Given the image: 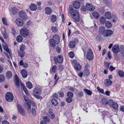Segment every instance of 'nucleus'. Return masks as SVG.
Instances as JSON below:
<instances>
[{
	"mask_svg": "<svg viewBox=\"0 0 124 124\" xmlns=\"http://www.w3.org/2000/svg\"><path fill=\"white\" fill-rule=\"evenodd\" d=\"M69 12L74 20L77 22L79 21V15L77 10L73 9L72 6L70 5L69 6Z\"/></svg>",
	"mask_w": 124,
	"mask_h": 124,
	"instance_id": "obj_1",
	"label": "nucleus"
},
{
	"mask_svg": "<svg viewBox=\"0 0 124 124\" xmlns=\"http://www.w3.org/2000/svg\"><path fill=\"white\" fill-rule=\"evenodd\" d=\"M60 42V38L58 35H54L53 39H50L49 42L51 46L53 47H54L56 46V44H58Z\"/></svg>",
	"mask_w": 124,
	"mask_h": 124,
	"instance_id": "obj_2",
	"label": "nucleus"
},
{
	"mask_svg": "<svg viewBox=\"0 0 124 124\" xmlns=\"http://www.w3.org/2000/svg\"><path fill=\"white\" fill-rule=\"evenodd\" d=\"M41 93V90L38 87L35 88L33 90V96L37 99H41L42 98V97L41 96H39Z\"/></svg>",
	"mask_w": 124,
	"mask_h": 124,
	"instance_id": "obj_3",
	"label": "nucleus"
},
{
	"mask_svg": "<svg viewBox=\"0 0 124 124\" xmlns=\"http://www.w3.org/2000/svg\"><path fill=\"white\" fill-rule=\"evenodd\" d=\"M29 33L28 30L26 28H23L20 31V33L21 35L24 37H26L27 36Z\"/></svg>",
	"mask_w": 124,
	"mask_h": 124,
	"instance_id": "obj_4",
	"label": "nucleus"
},
{
	"mask_svg": "<svg viewBox=\"0 0 124 124\" xmlns=\"http://www.w3.org/2000/svg\"><path fill=\"white\" fill-rule=\"evenodd\" d=\"M6 99L8 102H11L13 100V94L10 92L6 93L5 95Z\"/></svg>",
	"mask_w": 124,
	"mask_h": 124,
	"instance_id": "obj_5",
	"label": "nucleus"
},
{
	"mask_svg": "<svg viewBox=\"0 0 124 124\" xmlns=\"http://www.w3.org/2000/svg\"><path fill=\"white\" fill-rule=\"evenodd\" d=\"M108 104L110 107H113L115 110H117L118 108L117 104L112 100H109L108 101Z\"/></svg>",
	"mask_w": 124,
	"mask_h": 124,
	"instance_id": "obj_6",
	"label": "nucleus"
},
{
	"mask_svg": "<svg viewBox=\"0 0 124 124\" xmlns=\"http://www.w3.org/2000/svg\"><path fill=\"white\" fill-rule=\"evenodd\" d=\"M63 57L61 55H59L57 57H54V62L56 64L58 63H62L63 61Z\"/></svg>",
	"mask_w": 124,
	"mask_h": 124,
	"instance_id": "obj_7",
	"label": "nucleus"
},
{
	"mask_svg": "<svg viewBox=\"0 0 124 124\" xmlns=\"http://www.w3.org/2000/svg\"><path fill=\"white\" fill-rule=\"evenodd\" d=\"M94 55L93 51L91 49L88 50L87 54V59L89 61L91 60L93 58Z\"/></svg>",
	"mask_w": 124,
	"mask_h": 124,
	"instance_id": "obj_8",
	"label": "nucleus"
},
{
	"mask_svg": "<svg viewBox=\"0 0 124 124\" xmlns=\"http://www.w3.org/2000/svg\"><path fill=\"white\" fill-rule=\"evenodd\" d=\"M19 15L20 17L23 18L24 20H26L28 19V16L23 11H20L19 13Z\"/></svg>",
	"mask_w": 124,
	"mask_h": 124,
	"instance_id": "obj_9",
	"label": "nucleus"
},
{
	"mask_svg": "<svg viewBox=\"0 0 124 124\" xmlns=\"http://www.w3.org/2000/svg\"><path fill=\"white\" fill-rule=\"evenodd\" d=\"M113 33V31L110 29L106 30L105 33H104V38H107L111 36Z\"/></svg>",
	"mask_w": 124,
	"mask_h": 124,
	"instance_id": "obj_10",
	"label": "nucleus"
},
{
	"mask_svg": "<svg viewBox=\"0 0 124 124\" xmlns=\"http://www.w3.org/2000/svg\"><path fill=\"white\" fill-rule=\"evenodd\" d=\"M17 107L18 112L21 115H24L25 113V112L24 109L22 108L21 105L18 104L17 105Z\"/></svg>",
	"mask_w": 124,
	"mask_h": 124,
	"instance_id": "obj_11",
	"label": "nucleus"
},
{
	"mask_svg": "<svg viewBox=\"0 0 124 124\" xmlns=\"http://www.w3.org/2000/svg\"><path fill=\"white\" fill-rule=\"evenodd\" d=\"M86 7L87 10L90 11H92L95 9V8L91 4L88 3L86 5Z\"/></svg>",
	"mask_w": 124,
	"mask_h": 124,
	"instance_id": "obj_12",
	"label": "nucleus"
},
{
	"mask_svg": "<svg viewBox=\"0 0 124 124\" xmlns=\"http://www.w3.org/2000/svg\"><path fill=\"white\" fill-rule=\"evenodd\" d=\"M112 51L115 53H117L120 51L119 46L117 45H114L112 48Z\"/></svg>",
	"mask_w": 124,
	"mask_h": 124,
	"instance_id": "obj_13",
	"label": "nucleus"
},
{
	"mask_svg": "<svg viewBox=\"0 0 124 124\" xmlns=\"http://www.w3.org/2000/svg\"><path fill=\"white\" fill-rule=\"evenodd\" d=\"M15 22L19 26H22L23 24V20L20 18L16 19Z\"/></svg>",
	"mask_w": 124,
	"mask_h": 124,
	"instance_id": "obj_14",
	"label": "nucleus"
},
{
	"mask_svg": "<svg viewBox=\"0 0 124 124\" xmlns=\"http://www.w3.org/2000/svg\"><path fill=\"white\" fill-rule=\"evenodd\" d=\"M45 14L47 15L51 14L52 12V9L50 7H47L45 9Z\"/></svg>",
	"mask_w": 124,
	"mask_h": 124,
	"instance_id": "obj_15",
	"label": "nucleus"
},
{
	"mask_svg": "<svg viewBox=\"0 0 124 124\" xmlns=\"http://www.w3.org/2000/svg\"><path fill=\"white\" fill-rule=\"evenodd\" d=\"M6 77L8 79H9L12 78V74L11 72L10 71H8L6 73Z\"/></svg>",
	"mask_w": 124,
	"mask_h": 124,
	"instance_id": "obj_16",
	"label": "nucleus"
},
{
	"mask_svg": "<svg viewBox=\"0 0 124 124\" xmlns=\"http://www.w3.org/2000/svg\"><path fill=\"white\" fill-rule=\"evenodd\" d=\"M106 30L105 29V28L103 26L100 27L99 29V32L100 34L102 35L103 36L104 33H105Z\"/></svg>",
	"mask_w": 124,
	"mask_h": 124,
	"instance_id": "obj_17",
	"label": "nucleus"
},
{
	"mask_svg": "<svg viewBox=\"0 0 124 124\" xmlns=\"http://www.w3.org/2000/svg\"><path fill=\"white\" fill-rule=\"evenodd\" d=\"M3 48L4 49V50L7 53H8L10 55L11 54V50H9V49L8 48V46L7 45H6L3 44Z\"/></svg>",
	"mask_w": 124,
	"mask_h": 124,
	"instance_id": "obj_18",
	"label": "nucleus"
},
{
	"mask_svg": "<svg viewBox=\"0 0 124 124\" xmlns=\"http://www.w3.org/2000/svg\"><path fill=\"white\" fill-rule=\"evenodd\" d=\"M1 32L4 38L5 39H7L8 37L6 28H3L2 29Z\"/></svg>",
	"mask_w": 124,
	"mask_h": 124,
	"instance_id": "obj_19",
	"label": "nucleus"
},
{
	"mask_svg": "<svg viewBox=\"0 0 124 124\" xmlns=\"http://www.w3.org/2000/svg\"><path fill=\"white\" fill-rule=\"evenodd\" d=\"M112 81L108 79H106L105 81L104 85L106 87L110 86L112 83Z\"/></svg>",
	"mask_w": 124,
	"mask_h": 124,
	"instance_id": "obj_20",
	"label": "nucleus"
},
{
	"mask_svg": "<svg viewBox=\"0 0 124 124\" xmlns=\"http://www.w3.org/2000/svg\"><path fill=\"white\" fill-rule=\"evenodd\" d=\"M51 21L52 23L55 22L57 19V16L54 15L52 14L51 15L50 17Z\"/></svg>",
	"mask_w": 124,
	"mask_h": 124,
	"instance_id": "obj_21",
	"label": "nucleus"
},
{
	"mask_svg": "<svg viewBox=\"0 0 124 124\" xmlns=\"http://www.w3.org/2000/svg\"><path fill=\"white\" fill-rule=\"evenodd\" d=\"M21 73L22 76L23 78H26L28 75L27 71L25 69H23L21 71Z\"/></svg>",
	"mask_w": 124,
	"mask_h": 124,
	"instance_id": "obj_22",
	"label": "nucleus"
},
{
	"mask_svg": "<svg viewBox=\"0 0 124 124\" xmlns=\"http://www.w3.org/2000/svg\"><path fill=\"white\" fill-rule=\"evenodd\" d=\"M73 5L75 8L78 9L80 6V3L78 1H75L74 2Z\"/></svg>",
	"mask_w": 124,
	"mask_h": 124,
	"instance_id": "obj_23",
	"label": "nucleus"
},
{
	"mask_svg": "<svg viewBox=\"0 0 124 124\" xmlns=\"http://www.w3.org/2000/svg\"><path fill=\"white\" fill-rule=\"evenodd\" d=\"M75 69L77 71H79L81 69V65L78 63H76L74 65Z\"/></svg>",
	"mask_w": 124,
	"mask_h": 124,
	"instance_id": "obj_24",
	"label": "nucleus"
},
{
	"mask_svg": "<svg viewBox=\"0 0 124 124\" xmlns=\"http://www.w3.org/2000/svg\"><path fill=\"white\" fill-rule=\"evenodd\" d=\"M105 16L106 18L108 19H110L111 18V14L109 12H106L105 13Z\"/></svg>",
	"mask_w": 124,
	"mask_h": 124,
	"instance_id": "obj_25",
	"label": "nucleus"
},
{
	"mask_svg": "<svg viewBox=\"0 0 124 124\" xmlns=\"http://www.w3.org/2000/svg\"><path fill=\"white\" fill-rule=\"evenodd\" d=\"M30 9L32 11H35L37 8V6L35 4L32 3L29 6Z\"/></svg>",
	"mask_w": 124,
	"mask_h": 124,
	"instance_id": "obj_26",
	"label": "nucleus"
},
{
	"mask_svg": "<svg viewBox=\"0 0 124 124\" xmlns=\"http://www.w3.org/2000/svg\"><path fill=\"white\" fill-rule=\"evenodd\" d=\"M76 44L73 41H70L69 43V46L70 48H75Z\"/></svg>",
	"mask_w": 124,
	"mask_h": 124,
	"instance_id": "obj_27",
	"label": "nucleus"
},
{
	"mask_svg": "<svg viewBox=\"0 0 124 124\" xmlns=\"http://www.w3.org/2000/svg\"><path fill=\"white\" fill-rule=\"evenodd\" d=\"M82 49L83 50L84 52V56H85V52L86 51L88 50H89V49H88V48L87 47V44H85L82 47Z\"/></svg>",
	"mask_w": 124,
	"mask_h": 124,
	"instance_id": "obj_28",
	"label": "nucleus"
},
{
	"mask_svg": "<svg viewBox=\"0 0 124 124\" xmlns=\"http://www.w3.org/2000/svg\"><path fill=\"white\" fill-rule=\"evenodd\" d=\"M93 16L96 19H98L99 18L100 15L97 12H94L92 14Z\"/></svg>",
	"mask_w": 124,
	"mask_h": 124,
	"instance_id": "obj_29",
	"label": "nucleus"
},
{
	"mask_svg": "<svg viewBox=\"0 0 124 124\" xmlns=\"http://www.w3.org/2000/svg\"><path fill=\"white\" fill-rule=\"evenodd\" d=\"M59 76L57 74H55V75L54 79L55 80V81L54 82V84L53 85L54 86L57 83L58 80L59 79Z\"/></svg>",
	"mask_w": 124,
	"mask_h": 124,
	"instance_id": "obj_30",
	"label": "nucleus"
},
{
	"mask_svg": "<svg viewBox=\"0 0 124 124\" xmlns=\"http://www.w3.org/2000/svg\"><path fill=\"white\" fill-rule=\"evenodd\" d=\"M83 90L84 91L85 93L88 95H91L92 94V92L89 90L85 88Z\"/></svg>",
	"mask_w": 124,
	"mask_h": 124,
	"instance_id": "obj_31",
	"label": "nucleus"
},
{
	"mask_svg": "<svg viewBox=\"0 0 124 124\" xmlns=\"http://www.w3.org/2000/svg\"><path fill=\"white\" fill-rule=\"evenodd\" d=\"M80 9L81 12L83 13H85V12L87 11V10L86 6L85 7L84 5L81 6Z\"/></svg>",
	"mask_w": 124,
	"mask_h": 124,
	"instance_id": "obj_32",
	"label": "nucleus"
},
{
	"mask_svg": "<svg viewBox=\"0 0 124 124\" xmlns=\"http://www.w3.org/2000/svg\"><path fill=\"white\" fill-rule=\"evenodd\" d=\"M23 39L22 35H19L17 36L16 40L18 42H21L23 41Z\"/></svg>",
	"mask_w": 124,
	"mask_h": 124,
	"instance_id": "obj_33",
	"label": "nucleus"
},
{
	"mask_svg": "<svg viewBox=\"0 0 124 124\" xmlns=\"http://www.w3.org/2000/svg\"><path fill=\"white\" fill-rule=\"evenodd\" d=\"M26 86L28 88L31 89L32 87V85L30 81H28L26 83Z\"/></svg>",
	"mask_w": 124,
	"mask_h": 124,
	"instance_id": "obj_34",
	"label": "nucleus"
},
{
	"mask_svg": "<svg viewBox=\"0 0 124 124\" xmlns=\"http://www.w3.org/2000/svg\"><path fill=\"white\" fill-rule=\"evenodd\" d=\"M85 75L87 76H89L90 74V71L89 69H85L84 71Z\"/></svg>",
	"mask_w": 124,
	"mask_h": 124,
	"instance_id": "obj_35",
	"label": "nucleus"
},
{
	"mask_svg": "<svg viewBox=\"0 0 124 124\" xmlns=\"http://www.w3.org/2000/svg\"><path fill=\"white\" fill-rule=\"evenodd\" d=\"M51 101L52 104L54 106L56 105L58 103V102L54 98L52 99Z\"/></svg>",
	"mask_w": 124,
	"mask_h": 124,
	"instance_id": "obj_36",
	"label": "nucleus"
},
{
	"mask_svg": "<svg viewBox=\"0 0 124 124\" xmlns=\"http://www.w3.org/2000/svg\"><path fill=\"white\" fill-rule=\"evenodd\" d=\"M102 103L106 105L108 103V99L107 98H103L101 99Z\"/></svg>",
	"mask_w": 124,
	"mask_h": 124,
	"instance_id": "obj_37",
	"label": "nucleus"
},
{
	"mask_svg": "<svg viewBox=\"0 0 124 124\" xmlns=\"http://www.w3.org/2000/svg\"><path fill=\"white\" fill-rule=\"evenodd\" d=\"M105 26L107 28H110L112 25L111 22L108 21H107L105 22Z\"/></svg>",
	"mask_w": 124,
	"mask_h": 124,
	"instance_id": "obj_38",
	"label": "nucleus"
},
{
	"mask_svg": "<svg viewBox=\"0 0 124 124\" xmlns=\"http://www.w3.org/2000/svg\"><path fill=\"white\" fill-rule=\"evenodd\" d=\"M120 56V54H118L117 53H115L114 54V56L115 60L117 61L119 60Z\"/></svg>",
	"mask_w": 124,
	"mask_h": 124,
	"instance_id": "obj_39",
	"label": "nucleus"
},
{
	"mask_svg": "<svg viewBox=\"0 0 124 124\" xmlns=\"http://www.w3.org/2000/svg\"><path fill=\"white\" fill-rule=\"evenodd\" d=\"M105 18L101 16L100 19V23L102 24H104L105 23Z\"/></svg>",
	"mask_w": 124,
	"mask_h": 124,
	"instance_id": "obj_40",
	"label": "nucleus"
},
{
	"mask_svg": "<svg viewBox=\"0 0 124 124\" xmlns=\"http://www.w3.org/2000/svg\"><path fill=\"white\" fill-rule=\"evenodd\" d=\"M12 12L14 15L16 14L17 12V9L16 7H14L12 8L11 9Z\"/></svg>",
	"mask_w": 124,
	"mask_h": 124,
	"instance_id": "obj_41",
	"label": "nucleus"
},
{
	"mask_svg": "<svg viewBox=\"0 0 124 124\" xmlns=\"http://www.w3.org/2000/svg\"><path fill=\"white\" fill-rule=\"evenodd\" d=\"M67 95L68 97L72 98L74 94L71 92L68 91L67 93Z\"/></svg>",
	"mask_w": 124,
	"mask_h": 124,
	"instance_id": "obj_42",
	"label": "nucleus"
},
{
	"mask_svg": "<svg viewBox=\"0 0 124 124\" xmlns=\"http://www.w3.org/2000/svg\"><path fill=\"white\" fill-rule=\"evenodd\" d=\"M18 55L21 57H24L25 54V53L22 51L18 52Z\"/></svg>",
	"mask_w": 124,
	"mask_h": 124,
	"instance_id": "obj_43",
	"label": "nucleus"
},
{
	"mask_svg": "<svg viewBox=\"0 0 124 124\" xmlns=\"http://www.w3.org/2000/svg\"><path fill=\"white\" fill-rule=\"evenodd\" d=\"M24 105L25 107H26V106H27L28 107V110H29L31 108V105L30 102H28L24 103Z\"/></svg>",
	"mask_w": 124,
	"mask_h": 124,
	"instance_id": "obj_44",
	"label": "nucleus"
},
{
	"mask_svg": "<svg viewBox=\"0 0 124 124\" xmlns=\"http://www.w3.org/2000/svg\"><path fill=\"white\" fill-rule=\"evenodd\" d=\"M118 74L119 76L122 77H124V72L120 70L118 72Z\"/></svg>",
	"mask_w": 124,
	"mask_h": 124,
	"instance_id": "obj_45",
	"label": "nucleus"
},
{
	"mask_svg": "<svg viewBox=\"0 0 124 124\" xmlns=\"http://www.w3.org/2000/svg\"><path fill=\"white\" fill-rule=\"evenodd\" d=\"M43 121H45L46 122H49L50 121V119L47 116H44L43 118Z\"/></svg>",
	"mask_w": 124,
	"mask_h": 124,
	"instance_id": "obj_46",
	"label": "nucleus"
},
{
	"mask_svg": "<svg viewBox=\"0 0 124 124\" xmlns=\"http://www.w3.org/2000/svg\"><path fill=\"white\" fill-rule=\"evenodd\" d=\"M69 57L71 58H73L74 56V53L73 51H71L70 52L69 54Z\"/></svg>",
	"mask_w": 124,
	"mask_h": 124,
	"instance_id": "obj_47",
	"label": "nucleus"
},
{
	"mask_svg": "<svg viewBox=\"0 0 124 124\" xmlns=\"http://www.w3.org/2000/svg\"><path fill=\"white\" fill-rule=\"evenodd\" d=\"M2 20L3 23L5 25L7 26H8V24L7 22V20L4 17H3L2 18Z\"/></svg>",
	"mask_w": 124,
	"mask_h": 124,
	"instance_id": "obj_48",
	"label": "nucleus"
},
{
	"mask_svg": "<svg viewBox=\"0 0 124 124\" xmlns=\"http://www.w3.org/2000/svg\"><path fill=\"white\" fill-rule=\"evenodd\" d=\"M25 46L23 45L22 44L20 46V51L22 52H23L25 50Z\"/></svg>",
	"mask_w": 124,
	"mask_h": 124,
	"instance_id": "obj_49",
	"label": "nucleus"
},
{
	"mask_svg": "<svg viewBox=\"0 0 124 124\" xmlns=\"http://www.w3.org/2000/svg\"><path fill=\"white\" fill-rule=\"evenodd\" d=\"M66 101L69 103H71L72 101V97H68L66 99Z\"/></svg>",
	"mask_w": 124,
	"mask_h": 124,
	"instance_id": "obj_50",
	"label": "nucleus"
},
{
	"mask_svg": "<svg viewBox=\"0 0 124 124\" xmlns=\"http://www.w3.org/2000/svg\"><path fill=\"white\" fill-rule=\"evenodd\" d=\"M57 68V67L56 65H54L52 66L51 70L53 73L55 72Z\"/></svg>",
	"mask_w": 124,
	"mask_h": 124,
	"instance_id": "obj_51",
	"label": "nucleus"
},
{
	"mask_svg": "<svg viewBox=\"0 0 124 124\" xmlns=\"http://www.w3.org/2000/svg\"><path fill=\"white\" fill-rule=\"evenodd\" d=\"M64 93L63 91H59V95L61 98H63L64 96Z\"/></svg>",
	"mask_w": 124,
	"mask_h": 124,
	"instance_id": "obj_52",
	"label": "nucleus"
},
{
	"mask_svg": "<svg viewBox=\"0 0 124 124\" xmlns=\"http://www.w3.org/2000/svg\"><path fill=\"white\" fill-rule=\"evenodd\" d=\"M4 79V76L0 74V83L3 82Z\"/></svg>",
	"mask_w": 124,
	"mask_h": 124,
	"instance_id": "obj_53",
	"label": "nucleus"
},
{
	"mask_svg": "<svg viewBox=\"0 0 124 124\" xmlns=\"http://www.w3.org/2000/svg\"><path fill=\"white\" fill-rule=\"evenodd\" d=\"M97 89L98 90L100 91L101 93L104 94H105V93L103 89L100 88L98 87H97Z\"/></svg>",
	"mask_w": 124,
	"mask_h": 124,
	"instance_id": "obj_54",
	"label": "nucleus"
},
{
	"mask_svg": "<svg viewBox=\"0 0 124 124\" xmlns=\"http://www.w3.org/2000/svg\"><path fill=\"white\" fill-rule=\"evenodd\" d=\"M121 48V53L122 56L124 57V46H122Z\"/></svg>",
	"mask_w": 124,
	"mask_h": 124,
	"instance_id": "obj_55",
	"label": "nucleus"
},
{
	"mask_svg": "<svg viewBox=\"0 0 124 124\" xmlns=\"http://www.w3.org/2000/svg\"><path fill=\"white\" fill-rule=\"evenodd\" d=\"M21 87L23 88V89L24 92H26V91H27L26 87L23 83H21Z\"/></svg>",
	"mask_w": 124,
	"mask_h": 124,
	"instance_id": "obj_56",
	"label": "nucleus"
},
{
	"mask_svg": "<svg viewBox=\"0 0 124 124\" xmlns=\"http://www.w3.org/2000/svg\"><path fill=\"white\" fill-rule=\"evenodd\" d=\"M100 12L101 13H103L105 12V9L104 7H101L99 10Z\"/></svg>",
	"mask_w": 124,
	"mask_h": 124,
	"instance_id": "obj_57",
	"label": "nucleus"
},
{
	"mask_svg": "<svg viewBox=\"0 0 124 124\" xmlns=\"http://www.w3.org/2000/svg\"><path fill=\"white\" fill-rule=\"evenodd\" d=\"M110 64V63L109 62H104V65L106 68H108Z\"/></svg>",
	"mask_w": 124,
	"mask_h": 124,
	"instance_id": "obj_58",
	"label": "nucleus"
},
{
	"mask_svg": "<svg viewBox=\"0 0 124 124\" xmlns=\"http://www.w3.org/2000/svg\"><path fill=\"white\" fill-rule=\"evenodd\" d=\"M20 83H22L20 81H16L15 82V83L16 84V87L18 88L20 86Z\"/></svg>",
	"mask_w": 124,
	"mask_h": 124,
	"instance_id": "obj_59",
	"label": "nucleus"
},
{
	"mask_svg": "<svg viewBox=\"0 0 124 124\" xmlns=\"http://www.w3.org/2000/svg\"><path fill=\"white\" fill-rule=\"evenodd\" d=\"M32 113L34 116H35L36 115V111L35 109L34 108H32Z\"/></svg>",
	"mask_w": 124,
	"mask_h": 124,
	"instance_id": "obj_60",
	"label": "nucleus"
},
{
	"mask_svg": "<svg viewBox=\"0 0 124 124\" xmlns=\"http://www.w3.org/2000/svg\"><path fill=\"white\" fill-rule=\"evenodd\" d=\"M52 30L54 32H56L57 31L56 28L55 27L53 26L51 28Z\"/></svg>",
	"mask_w": 124,
	"mask_h": 124,
	"instance_id": "obj_61",
	"label": "nucleus"
},
{
	"mask_svg": "<svg viewBox=\"0 0 124 124\" xmlns=\"http://www.w3.org/2000/svg\"><path fill=\"white\" fill-rule=\"evenodd\" d=\"M115 68L113 67L112 66H110L109 68V69L111 71H112L115 69Z\"/></svg>",
	"mask_w": 124,
	"mask_h": 124,
	"instance_id": "obj_62",
	"label": "nucleus"
},
{
	"mask_svg": "<svg viewBox=\"0 0 124 124\" xmlns=\"http://www.w3.org/2000/svg\"><path fill=\"white\" fill-rule=\"evenodd\" d=\"M107 56L108 58L109 59H111L112 58V57L111 56V55L110 51H109L108 52Z\"/></svg>",
	"mask_w": 124,
	"mask_h": 124,
	"instance_id": "obj_63",
	"label": "nucleus"
},
{
	"mask_svg": "<svg viewBox=\"0 0 124 124\" xmlns=\"http://www.w3.org/2000/svg\"><path fill=\"white\" fill-rule=\"evenodd\" d=\"M56 51L58 53H59L60 52L61 49V48L59 47H56Z\"/></svg>",
	"mask_w": 124,
	"mask_h": 124,
	"instance_id": "obj_64",
	"label": "nucleus"
}]
</instances>
